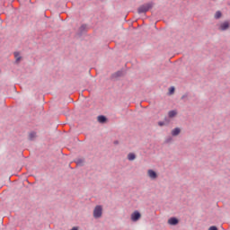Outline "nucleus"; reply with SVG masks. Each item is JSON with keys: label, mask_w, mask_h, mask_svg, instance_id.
Returning a JSON list of instances; mask_svg holds the SVG:
<instances>
[{"label": "nucleus", "mask_w": 230, "mask_h": 230, "mask_svg": "<svg viewBox=\"0 0 230 230\" xmlns=\"http://www.w3.org/2000/svg\"><path fill=\"white\" fill-rule=\"evenodd\" d=\"M102 215H103V208L102 206L98 205L93 209V217L94 218H102Z\"/></svg>", "instance_id": "1"}, {"label": "nucleus", "mask_w": 230, "mask_h": 230, "mask_svg": "<svg viewBox=\"0 0 230 230\" xmlns=\"http://www.w3.org/2000/svg\"><path fill=\"white\" fill-rule=\"evenodd\" d=\"M150 8H152V5L150 4H145L143 5H141L140 7H138V13H146V12H148V10H150Z\"/></svg>", "instance_id": "2"}, {"label": "nucleus", "mask_w": 230, "mask_h": 230, "mask_svg": "<svg viewBox=\"0 0 230 230\" xmlns=\"http://www.w3.org/2000/svg\"><path fill=\"white\" fill-rule=\"evenodd\" d=\"M229 22H223L219 24L218 30H220V31H226V30H229Z\"/></svg>", "instance_id": "3"}, {"label": "nucleus", "mask_w": 230, "mask_h": 230, "mask_svg": "<svg viewBox=\"0 0 230 230\" xmlns=\"http://www.w3.org/2000/svg\"><path fill=\"white\" fill-rule=\"evenodd\" d=\"M139 218H141V213H139V211L137 210L131 214L132 222H137Z\"/></svg>", "instance_id": "4"}, {"label": "nucleus", "mask_w": 230, "mask_h": 230, "mask_svg": "<svg viewBox=\"0 0 230 230\" xmlns=\"http://www.w3.org/2000/svg\"><path fill=\"white\" fill-rule=\"evenodd\" d=\"M147 175L150 179H152L153 181H155V179H157L158 175L157 172H155V171L149 169L147 171Z\"/></svg>", "instance_id": "5"}, {"label": "nucleus", "mask_w": 230, "mask_h": 230, "mask_svg": "<svg viewBox=\"0 0 230 230\" xmlns=\"http://www.w3.org/2000/svg\"><path fill=\"white\" fill-rule=\"evenodd\" d=\"M168 224L169 226H177V224H179V219L176 217H171L168 219Z\"/></svg>", "instance_id": "6"}, {"label": "nucleus", "mask_w": 230, "mask_h": 230, "mask_svg": "<svg viewBox=\"0 0 230 230\" xmlns=\"http://www.w3.org/2000/svg\"><path fill=\"white\" fill-rule=\"evenodd\" d=\"M179 134H181V128H176L172 130V136H179Z\"/></svg>", "instance_id": "7"}, {"label": "nucleus", "mask_w": 230, "mask_h": 230, "mask_svg": "<svg viewBox=\"0 0 230 230\" xmlns=\"http://www.w3.org/2000/svg\"><path fill=\"white\" fill-rule=\"evenodd\" d=\"M98 121L99 123H105V121H107V118H105L103 115H101L98 117Z\"/></svg>", "instance_id": "8"}, {"label": "nucleus", "mask_w": 230, "mask_h": 230, "mask_svg": "<svg viewBox=\"0 0 230 230\" xmlns=\"http://www.w3.org/2000/svg\"><path fill=\"white\" fill-rule=\"evenodd\" d=\"M128 161H134V160L136 159V154H134V153H129V154L128 155Z\"/></svg>", "instance_id": "9"}, {"label": "nucleus", "mask_w": 230, "mask_h": 230, "mask_svg": "<svg viewBox=\"0 0 230 230\" xmlns=\"http://www.w3.org/2000/svg\"><path fill=\"white\" fill-rule=\"evenodd\" d=\"M169 118H175L177 116V111H171L168 113Z\"/></svg>", "instance_id": "10"}, {"label": "nucleus", "mask_w": 230, "mask_h": 230, "mask_svg": "<svg viewBox=\"0 0 230 230\" xmlns=\"http://www.w3.org/2000/svg\"><path fill=\"white\" fill-rule=\"evenodd\" d=\"M222 17V13L220 11H217L215 14V19H220Z\"/></svg>", "instance_id": "11"}, {"label": "nucleus", "mask_w": 230, "mask_h": 230, "mask_svg": "<svg viewBox=\"0 0 230 230\" xmlns=\"http://www.w3.org/2000/svg\"><path fill=\"white\" fill-rule=\"evenodd\" d=\"M14 57L16 58V61L19 62V60H21V55L18 52L14 53Z\"/></svg>", "instance_id": "12"}, {"label": "nucleus", "mask_w": 230, "mask_h": 230, "mask_svg": "<svg viewBox=\"0 0 230 230\" xmlns=\"http://www.w3.org/2000/svg\"><path fill=\"white\" fill-rule=\"evenodd\" d=\"M169 93H170V94H173V93H175V88L174 87H171L169 89Z\"/></svg>", "instance_id": "13"}, {"label": "nucleus", "mask_w": 230, "mask_h": 230, "mask_svg": "<svg viewBox=\"0 0 230 230\" xmlns=\"http://www.w3.org/2000/svg\"><path fill=\"white\" fill-rule=\"evenodd\" d=\"M208 230H218V228H217V226H210Z\"/></svg>", "instance_id": "14"}, {"label": "nucleus", "mask_w": 230, "mask_h": 230, "mask_svg": "<svg viewBox=\"0 0 230 230\" xmlns=\"http://www.w3.org/2000/svg\"><path fill=\"white\" fill-rule=\"evenodd\" d=\"M158 125H159V127H164V122H163V121H159V122H158Z\"/></svg>", "instance_id": "15"}, {"label": "nucleus", "mask_w": 230, "mask_h": 230, "mask_svg": "<svg viewBox=\"0 0 230 230\" xmlns=\"http://www.w3.org/2000/svg\"><path fill=\"white\" fill-rule=\"evenodd\" d=\"M30 137H31V139H33V137H35V133H31Z\"/></svg>", "instance_id": "16"}]
</instances>
